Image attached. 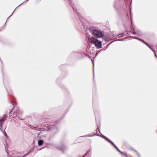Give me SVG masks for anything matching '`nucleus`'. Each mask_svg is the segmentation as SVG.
I'll use <instances>...</instances> for the list:
<instances>
[{
	"label": "nucleus",
	"mask_w": 157,
	"mask_h": 157,
	"mask_svg": "<svg viewBox=\"0 0 157 157\" xmlns=\"http://www.w3.org/2000/svg\"><path fill=\"white\" fill-rule=\"evenodd\" d=\"M93 36L98 38H101L104 36V33L101 31L96 29H93L90 30Z\"/></svg>",
	"instance_id": "f257e3e1"
},
{
	"label": "nucleus",
	"mask_w": 157,
	"mask_h": 157,
	"mask_svg": "<svg viewBox=\"0 0 157 157\" xmlns=\"http://www.w3.org/2000/svg\"><path fill=\"white\" fill-rule=\"evenodd\" d=\"M88 39L89 41L91 43L94 44L97 48H101L102 45L101 41H99L97 39H95L94 40H91V39H90L89 36L88 37Z\"/></svg>",
	"instance_id": "f03ea898"
},
{
	"label": "nucleus",
	"mask_w": 157,
	"mask_h": 157,
	"mask_svg": "<svg viewBox=\"0 0 157 157\" xmlns=\"http://www.w3.org/2000/svg\"><path fill=\"white\" fill-rule=\"evenodd\" d=\"M69 2V4H70V6H71L73 10L76 13H77V15L78 16L79 18V19L80 20V21L81 22L82 24V25L84 27L85 26V25L84 23V22H83V19H81V17L80 16H79V14L78 13V12L77 11V10L76 9V8L75 6L74 5H73L72 4V2H71V0H67Z\"/></svg>",
	"instance_id": "7ed1b4c3"
},
{
	"label": "nucleus",
	"mask_w": 157,
	"mask_h": 157,
	"mask_svg": "<svg viewBox=\"0 0 157 157\" xmlns=\"http://www.w3.org/2000/svg\"><path fill=\"white\" fill-rule=\"evenodd\" d=\"M48 129L50 131H52L54 134H55L59 131L56 125L53 126H52V125L49 126L48 127Z\"/></svg>",
	"instance_id": "20e7f679"
},
{
	"label": "nucleus",
	"mask_w": 157,
	"mask_h": 157,
	"mask_svg": "<svg viewBox=\"0 0 157 157\" xmlns=\"http://www.w3.org/2000/svg\"><path fill=\"white\" fill-rule=\"evenodd\" d=\"M22 113V112L19 109H17L14 112L12 116L14 118H16L17 117L20 118V117L21 116Z\"/></svg>",
	"instance_id": "39448f33"
},
{
	"label": "nucleus",
	"mask_w": 157,
	"mask_h": 157,
	"mask_svg": "<svg viewBox=\"0 0 157 157\" xmlns=\"http://www.w3.org/2000/svg\"><path fill=\"white\" fill-rule=\"evenodd\" d=\"M7 117L8 115L6 113L4 115L2 118H1L0 117V129L1 131H2L1 128L2 127V125L4 123V121L6 120Z\"/></svg>",
	"instance_id": "423d86ee"
},
{
	"label": "nucleus",
	"mask_w": 157,
	"mask_h": 157,
	"mask_svg": "<svg viewBox=\"0 0 157 157\" xmlns=\"http://www.w3.org/2000/svg\"><path fill=\"white\" fill-rule=\"evenodd\" d=\"M116 37V36L113 33H110L108 37L105 38V40L106 41H109L110 40L114 39Z\"/></svg>",
	"instance_id": "0eeeda50"
},
{
	"label": "nucleus",
	"mask_w": 157,
	"mask_h": 157,
	"mask_svg": "<svg viewBox=\"0 0 157 157\" xmlns=\"http://www.w3.org/2000/svg\"><path fill=\"white\" fill-rule=\"evenodd\" d=\"M57 148L58 150L61 151L63 152H64L67 149V147L63 144H62L61 145L58 146L57 147Z\"/></svg>",
	"instance_id": "6e6552de"
},
{
	"label": "nucleus",
	"mask_w": 157,
	"mask_h": 157,
	"mask_svg": "<svg viewBox=\"0 0 157 157\" xmlns=\"http://www.w3.org/2000/svg\"><path fill=\"white\" fill-rule=\"evenodd\" d=\"M98 131H99V132L101 133L100 132V129L98 127V128L96 129V130L94 131V133L92 135H86L85 136H89L90 137L93 136H100L98 135L97 134L98 133Z\"/></svg>",
	"instance_id": "1a4fd4ad"
},
{
	"label": "nucleus",
	"mask_w": 157,
	"mask_h": 157,
	"mask_svg": "<svg viewBox=\"0 0 157 157\" xmlns=\"http://www.w3.org/2000/svg\"><path fill=\"white\" fill-rule=\"evenodd\" d=\"M116 149V150L119 152L121 154H122L123 155L125 156L126 157H128V156L126 154H124V153H123L115 145V146L114 147Z\"/></svg>",
	"instance_id": "9d476101"
},
{
	"label": "nucleus",
	"mask_w": 157,
	"mask_h": 157,
	"mask_svg": "<svg viewBox=\"0 0 157 157\" xmlns=\"http://www.w3.org/2000/svg\"><path fill=\"white\" fill-rule=\"evenodd\" d=\"M91 151L90 150H89L88 151L86 154H85L82 157H85L86 155H88L89 157H90V155H91Z\"/></svg>",
	"instance_id": "9b49d317"
},
{
	"label": "nucleus",
	"mask_w": 157,
	"mask_h": 157,
	"mask_svg": "<svg viewBox=\"0 0 157 157\" xmlns=\"http://www.w3.org/2000/svg\"><path fill=\"white\" fill-rule=\"evenodd\" d=\"M133 34H135L136 35L140 36L142 35V33L140 32V31H138L136 32H135L133 33Z\"/></svg>",
	"instance_id": "f8f14e48"
},
{
	"label": "nucleus",
	"mask_w": 157,
	"mask_h": 157,
	"mask_svg": "<svg viewBox=\"0 0 157 157\" xmlns=\"http://www.w3.org/2000/svg\"><path fill=\"white\" fill-rule=\"evenodd\" d=\"M44 143V141L42 140H39L38 142V144L39 146H41Z\"/></svg>",
	"instance_id": "ddd939ff"
},
{
	"label": "nucleus",
	"mask_w": 157,
	"mask_h": 157,
	"mask_svg": "<svg viewBox=\"0 0 157 157\" xmlns=\"http://www.w3.org/2000/svg\"><path fill=\"white\" fill-rule=\"evenodd\" d=\"M106 140L111 143L114 147L116 145L113 143L108 138Z\"/></svg>",
	"instance_id": "4468645a"
},
{
	"label": "nucleus",
	"mask_w": 157,
	"mask_h": 157,
	"mask_svg": "<svg viewBox=\"0 0 157 157\" xmlns=\"http://www.w3.org/2000/svg\"><path fill=\"white\" fill-rule=\"evenodd\" d=\"M30 152H29L26 154L24 155L23 156H19L18 155H15L14 156V157H25L27 156V155H29L30 154Z\"/></svg>",
	"instance_id": "2eb2a0df"
},
{
	"label": "nucleus",
	"mask_w": 157,
	"mask_h": 157,
	"mask_svg": "<svg viewBox=\"0 0 157 157\" xmlns=\"http://www.w3.org/2000/svg\"><path fill=\"white\" fill-rule=\"evenodd\" d=\"M131 8H130V18L131 20V22L132 23V14L131 13Z\"/></svg>",
	"instance_id": "dca6fc26"
},
{
	"label": "nucleus",
	"mask_w": 157,
	"mask_h": 157,
	"mask_svg": "<svg viewBox=\"0 0 157 157\" xmlns=\"http://www.w3.org/2000/svg\"><path fill=\"white\" fill-rule=\"evenodd\" d=\"M101 136V137L103 138L104 139H105V140H106V139H107V138L105 136L102 135L101 136Z\"/></svg>",
	"instance_id": "f3484780"
},
{
	"label": "nucleus",
	"mask_w": 157,
	"mask_h": 157,
	"mask_svg": "<svg viewBox=\"0 0 157 157\" xmlns=\"http://www.w3.org/2000/svg\"><path fill=\"white\" fill-rule=\"evenodd\" d=\"M133 151L136 152V153L137 155L139 157H140V154H139V153H138V152L137 151H136V150H133Z\"/></svg>",
	"instance_id": "a211bd4d"
},
{
	"label": "nucleus",
	"mask_w": 157,
	"mask_h": 157,
	"mask_svg": "<svg viewBox=\"0 0 157 157\" xmlns=\"http://www.w3.org/2000/svg\"><path fill=\"white\" fill-rule=\"evenodd\" d=\"M14 107H13V109H12V110H11L10 112V116H12V113L11 112H13V109L14 108Z\"/></svg>",
	"instance_id": "6ab92c4d"
},
{
	"label": "nucleus",
	"mask_w": 157,
	"mask_h": 157,
	"mask_svg": "<svg viewBox=\"0 0 157 157\" xmlns=\"http://www.w3.org/2000/svg\"><path fill=\"white\" fill-rule=\"evenodd\" d=\"M2 131H1L2 132H3V133H4V134L5 135V136L6 137H7V134L4 131V132H3V131H2Z\"/></svg>",
	"instance_id": "aec40b11"
},
{
	"label": "nucleus",
	"mask_w": 157,
	"mask_h": 157,
	"mask_svg": "<svg viewBox=\"0 0 157 157\" xmlns=\"http://www.w3.org/2000/svg\"><path fill=\"white\" fill-rule=\"evenodd\" d=\"M146 45H147V46H148L149 48H150V49L151 50H152V49L151 48V47L150 46H149V44H147H147H146Z\"/></svg>",
	"instance_id": "412c9836"
},
{
	"label": "nucleus",
	"mask_w": 157,
	"mask_h": 157,
	"mask_svg": "<svg viewBox=\"0 0 157 157\" xmlns=\"http://www.w3.org/2000/svg\"><path fill=\"white\" fill-rule=\"evenodd\" d=\"M153 51H154V53H155V56L156 58H157V56H156V54H155V52L154 51L153 49L152 50Z\"/></svg>",
	"instance_id": "4be33fe9"
},
{
	"label": "nucleus",
	"mask_w": 157,
	"mask_h": 157,
	"mask_svg": "<svg viewBox=\"0 0 157 157\" xmlns=\"http://www.w3.org/2000/svg\"><path fill=\"white\" fill-rule=\"evenodd\" d=\"M133 38H134L135 39H137V40H139V38H138L137 37H132Z\"/></svg>",
	"instance_id": "5701e85b"
},
{
	"label": "nucleus",
	"mask_w": 157,
	"mask_h": 157,
	"mask_svg": "<svg viewBox=\"0 0 157 157\" xmlns=\"http://www.w3.org/2000/svg\"><path fill=\"white\" fill-rule=\"evenodd\" d=\"M142 42L144 43V44H147V43H146V42H145V41H144V40Z\"/></svg>",
	"instance_id": "b1692460"
},
{
	"label": "nucleus",
	"mask_w": 157,
	"mask_h": 157,
	"mask_svg": "<svg viewBox=\"0 0 157 157\" xmlns=\"http://www.w3.org/2000/svg\"><path fill=\"white\" fill-rule=\"evenodd\" d=\"M142 42L144 43V44H147V43H146V42H145V41H144V40Z\"/></svg>",
	"instance_id": "393cba45"
},
{
	"label": "nucleus",
	"mask_w": 157,
	"mask_h": 157,
	"mask_svg": "<svg viewBox=\"0 0 157 157\" xmlns=\"http://www.w3.org/2000/svg\"><path fill=\"white\" fill-rule=\"evenodd\" d=\"M142 42L144 43V44H147V43H146V42H145V41H144V40Z\"/></svg>",
	"instance_id": "a878e982"
},
{
	"label": "nucleus",
	"mask_w": 157,
	"mask_h": 157,
	"mask_svg": "<svg viewBox=\"0 0 157 157\" xmlns=\"http://www.w3.org/2000/svg\"><path fill=\"white\" fill-rule=\"evenodd\" d=\"M140 40V41H142H142H143V40H142V39H140V38H139V40Z\"/></svg>",
	"instance_id": "bb28decb"
},
{
	"label": "nucleus",
	"mask_w": 157,
	"mask_h": 157,
	"mask_svg": "<svg viewBox=\"0 0 157 157\" xmlns=\"http://www.w3.org/2000/svg\"><path fill=\"white\" fill-rule=\"evenodd\" d=\"M14 10L13 11V13H12V14L9 17H8V18H9L12 15V14H13V13L14 12Z\"/></svg>",
	"instance_id": "cd10ccee"
},
{
	"label": "nucleus",
	"mask_w": 157,
	"mask_h": 157,
	"mask_svg": "<svg viewBox=\"0 0 157 157\" xmlns=\"http://www.w3.org/2000/svg\"><path fill=\"white\" fill-rule=\"evenodd\" d=\"M93 73H94V63L93 62Z\"/></svg>",
	"instance_id": "c85d7f7f"
},
{
	"label": "nucleus",
	"mask_w": 157,
	"mask_h": 157,
	"mask_svg": "<svg viewBox=\"0 0 157 157\" xmlns=\"http://www.w3.org/2000/svg\"><path fill=\"white\" fill-rule=\"evenodd\" d=\"M5 150L8 153V152H7V151L6 150V146H5Z\"/></svg>",
	"instance_id": "c756f323"
},
{
	"label": "nucleus",
	"mask_w": 157,
	"mask_h": 157,
	"mask_svg": "<svg viewBox=\"0 0 157 157\" xmlns=\"http://www.w3.org/2000/svg\"><path fill=\"white\" fill-rule=\"evenodd\" d=\"M123 40H120V39H118L117 40H119V41H122Z\"/></svg>",
	"instance_id": "7c9ffc66"
},
{
	"label": "nucleus",
	"mask_w": 157,
	"mask_h": 157,
	"mask_svg": "<svg viewBox=\"0 0 157 157\" xmlns=\"http://www.w3.org/2000/svg\"><path fill=\"white\" fill-rule=\"evenodd\" d=\"M45 147H42V148L41 149H43V148H45ZM40 150H41V149H40Z\"/></svg>",
	"instance_id": "2f4dec72"
},
{
	"label": "nucleus",
	"mask_w": 157,
	"mask_h": 157,
	"mask_svg": "<svg viewBox=\"0 0 157 157\" xmlns=\"http://www.w3.org/2000/svg\"><path fill=\"white\" fill-rule=\"evenodd\" d=\"M114 7H115V8H116L115 4H114Z\"/></svg>",
	"instance_id": "473e14b6"
},
{
	"label": "nucleus",
	"mask_w": 157,
	"mask_h": 157,
	"mask_svg": "<svg viewBox=\"0 0 157 157\" xmlns=\"http://www.w3.org/2000/svg\"><path fill=\"white\" fill-rule=\"evenodd\" d=\"M29 0H26L25 1V2L27 1H29Z\"/></svg>",
	"instance_id": "72a5a7b5"
},
{
	"label": "nucleus",
	"mask_w": 157,
	"mask_h": 157,
	"mask_svg": "<svg viewBox=\"0 0 157 157\" xmlns=\"http://www.w3.org/2000/svg\"><path fill=\"white\" fill-rule=\"evenodd\" d=\"M23 3H21V4L19 6H20V5H22Z\"/></svg>",
	"instance_id": "f704fd0d"
},
{
	"label": "nucleus",
	"mask_w": 157,
	"mask_h": 157,
	"mask_svg": "<svg viewBox=\"0 0 157 157\" xmlns=\"http://www.w3.org/2000/svg\"><path fill=\"white\" fill-rule=\"evenodd\" d=\"M127 16H128V14H127Z\"/></svg>",
	"instance_id": "c9c22d12"
},
{
	"label": "nucleus",
	"mask_w": 157,
	"mask_h": 157,
	"mask_svg": "<svg viewBox=\"0 0 157 157\" xmlns=\"http://www.w3.org/2000/svg\"><path fill=\"white\" fill-rule=\"evenodd\" d=\"M88 57H89V58H90V57L89 56H88Z\"/></svg>",
	"instance_id": "e433bc0d"
},
{
	"label": "nucleus",
	"mask_w": 157,
	"mask_h": 157,
	"mask_svg": "<svg viewBox=\"0 0 157 157\" xmlns=\"http://www.w3.org/2000/svg\"><path fill=\"white\" fill-rule=\"evenodd\" d=\"M20 119L21 120H23V119Z\"/></svg>",
	"instance_id": "4c0bfd02"
}]
</instances>
